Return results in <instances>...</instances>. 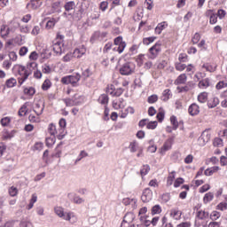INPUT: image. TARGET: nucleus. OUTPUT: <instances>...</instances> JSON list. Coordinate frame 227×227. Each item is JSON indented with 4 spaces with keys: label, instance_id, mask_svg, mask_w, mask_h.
<instances>
[{
    "label": "nucleus",
    "instance_id": "f257e3e1",
    "mask_svg": "<svg viewBox=\"0 0 227 227\" xmlns=\"http://www.w3.org/2000/svg\"><path fill=\"white\" fill-rule=\"evenodd\" d=\"M12 74L15 77H18V82L20 86H22L26 81L29 78V73L26 69L25 66L16 64L12 67Z\"/></svg>",
    "mask_w": 227,
    "mask_h": 227
},
{
    "label": "nucleus",
    "instance_id": "f03ea898",
    "mask_svg": "<svg viewBox=\"0 0 227 227\" xmlns=\"http://www.w3.org/2000/svg\"><path fill=\"white\" fill-rule=\"evenodd\" d=\"M62 100L67 107H74V106H81V104L84 103V96L76 92L72 98H66Z\"/></svg>",
    "mask_w": 227,
    "mask_h": 227
},
{
    "label": "nucleus",
    "instance_id": "7ed1b4c3",
    "mask_svg": "<svg viewBox=\"0 0 227 227\" xmlns=\"http://www.w3.org/2000/svg\"><path fill=\"white\" fill-rule=\"evenodd\" d=\"M79 81H81V74L76 73L62 77L60 82H62V84H72V86H76Z\"/></svg>",
    "mask_w": 227,
    "mask_h": 227
},
{
    "label": "nucleus",
    "instance_id": "20e7f679",
    "mask_svg": "<svg viewBox=\"0 0 227 227\" xmlns=\"http://www.w3.org/2000/svg\"><path fill=\"white\" fill-rule=\"evenodd\" d=\"M162 51V44L156 43L149 49L148 58L149 59H155L159 54Z\"/></svg>",
    "mask_w": 227,
    "mask_h": 227
},
{
    "label": "nucleus",
    "instance_id": "39448f33",
    "mask_svg": "<svg viewBox=\"0 0 227 227\" xmlns=\"http://www.w3.org/2000/svg\"><path fill=\"white\" fill-rule=\"evenodd\" d=\"M54 212L56 215L61 217L62 219H64V221H70L72 217H75V215L72 212L65 213V209H63V207H55Z\"/></svg>",
    "mask_w": 227,
    "mask_h": 227
},
{
    "label": "nucleus",
    "instance_id": "423d86ee",
    "mask_svg": "<svg viewBox=\"0 0 227 227\" xmlns=\"http://www.w3.org/2000/svg\"><path fill=\"white\" fill-rule=\"evenodd\" d=\"M134 70H136V67L134 66V64L128 62L121 67L119 72L121 75H130L134 74Z\"/></svg>",
    "mask_w": 227,
    "mask_h": 227
},
{
    "label": "nucleus",
    "instance_id": "0eeeda50",
    "mask_svg": "<svg viewBox=\"0 0 227 227\" xmlns=\"http://www.w3.org/2000/svg\"><path fill=\"white\" fill-rule=\"evenodd\" d=\"M173 143H175V140L173 139V137L168 138L159 150V153H160V155H166V152H169V150L173 148Z\"/></svg>",
    "mask_w": 227,
    "mask_h": 227
},
{
    "label": "nucleus",
    "instance_id": "6e6552de",
    "mask_svg": "<svg viewBox=\"0 0 227 227\" xmlns=\"http://www.w3.org/2000/svg\"><path fill=\"white\" fill-rule=\"evenodd\" d=\"M86 51H87L86 46L82 44L74 50L73 56H74V58H77L79 59L82 58L84 55H86Z\"/></svg>",
    "mask_w": 227,
    "mask_h": 227
},
{
    "label": "nucleus",
    "instance_id": "1a4fd4ad",
    "mask_svg": "<svg viewBox=\"0 0 227 227\" xmlns=\"http://www.w3.org/2000/svg\"><path fill=\"white\" fill-rule=\"evenodd\" d=\"M211 130H212L211 129H207L202 132L200 137V141H203V145H207V143H208V141H210V139L212 138Z\"/></svg>",
    "mask_w": 227,
    "mask_h": 227
},
{
    "label": "nucleus",
    "instance_id": "9d476101",
    "mask_svg": "<svg viewBox=\"0 0 227 227\" xmlns=\"http://www.w3.org/2000/svg\"><path fill=\"white\" fill-rule=\"evenodd\" d=\"M53 52H55L56 56H61L63 54V42L56 41L53 43Z\"/></svg>",
    "mask_w": 227,
    "mask_h": 227
},
{
    "label": "nucleus",
    "instance_id": "9b49d317",
    "mask_svg": "<svg viewBox=\"0 0 227 227\" xmlns=\"http://www.w3.org/2000/svg\"><path fill=\"white\" fill-rule=\"evenodd\" d=\"M153 196V192L150 190V188H145L143 192L141 200L144 203H148V201H151Z\"/></svg>",
    "mask_w": 227,
    "mask_h": 227
},
{
    "label": "nucleus",
    "instance_id": "f8f14e48",
    "mask_svg": "<svg viewBox=\"0 0 227 227\" xmlns=\"http://www.w3.org/2000/svg\"><path fill=\"white\" fill-rule=\"evenodd\" d=\"M11 31H15V28L8 27L6 25H2L0 27V35L2 38H8Z\"/></svg>",
    "mask_w": 227,
    "mask_h": 227
},
{
    "label": "nucleus",
    "instance_id": "ddd939ff",
    "mask_svg": "<svg viewBox=\"0 0 227 227\" xmlns=\"http://www.w3.org/2000/svg\"><path fill=\"white\" fill-rule=\"evenodd\" d=\"M134 221V214L132 213H127L124 217L123 221L121 224V227H128L130 223Z\"/></svg>",
    "mask_w": 227,
    "mask_h": 227
},
{
    "label": "nucleus",
    "instance_id": "4468645a",
    "mask_svg": "<svg viewBox=\"0 0 227 227\" xmlns=\"http://www.w3.org/2000/svg\"><path fill=\"white\" fill-rule=\"evenodd\" d=\"M188 114L190 116H198L200 114V106L196 103L190 105L188 107Z\"/></svg>",
    "mask_w": 227,
    "mask_h": 227
},
{
    "label": "nucleus",
    "instance_id": "2eb2a0df",
    "mask_svg": "<svg viewBox=\"0 0 227 227\" xmlns=\"http://www.w3.org/2000/svg\"><path fill=\"white\" fill-rule=\"evenodd\" d=\"M169 216L175 221H180L182 219V211L178 208H172L169 210Z\"/></svg>",
    "mask_w": 227,
    "mask_h": 227
},
{
    "label": "nucleus",
    "instance_id": "dca6fc26",
    "mask_svg": "<svg viewBox=\"0 0 227 227\" xmlns=\"http://www.w3.org/2000/svg\"><path fill=\"white\" fill-rule=\"evenodd\" d=\"M123 102H125V100L123 98H117L114 99L112 102V106L114 107V109H115L116 111H118L119 109H123V107H125V105H123Z\"/></svg>",
    "mask_w": 227,
    "mask_h": 227
},
{
    "label": "nucleus",
    "instance_id": "f3484780",
    "mask_svg": "<svg viewBox=\"0 0 227 227\" xmlns=\"http://www.w3.org/2000/svg\"><path fill=\"white\" fill-rule=\"evenodd\" d=\"M35 93H36V89H35V87L23 88V95H25V97H28V98L35 97Z\"/></svg>",
    "mask_w": 227,
    "mask_h": 227
},
{
    "label": "nucleus",
    "instance_id": "a211bd4d",
    "mask_svg": "<svg viewBox=\"0 0 227 227\" xmlns=\"http://www.w3.org/2000/svg\"><path fill=\"white\" fill-rule=\"evenodd\" d=\"M187 82V74H181L177 76V78L174 81V84L176 86H180V84H185Z\"/></svg>",
    "mask_w": 227,
    "mask_h": 227
},
{
    "label": "nucleus",
    "instance_id": "6ab92c4d",
    "mask_svg": "<svg viewBox=\"0 0 227 227\" xmlns=\"http://www.w3.org/2000/svg\"><path fill=\"white\" fill-rule=\"evenodd\" d=\"M25 68L27 69L28 75H31V74H33V72H35V70H36V68H38V63H36L35 61H30L27 64Z\"/></svg>",
    "mask_w": 227,
    "mask_h": 227
},
{
    "label": "nucleus",
    "instance_id": "aec40b11",
    "mask_svg": "<svg viewBox=\"0 0 227 227\" xmlns=\"http://www.w3.org/2000/svg\"><path fill=\"white\" fill-rule=\"evenodd\" d=\"M168 23L167 21H162L160 23H159L156 27L154 28V33L155 35H160L164 29H166L168 27Z\"/></svg>",
    "mask_w": 227,
    "mask_h": 227
},
{
    "label": "nucleus",
    "instance_id": "412c9836",
    "mask_svg": "<svg viewBox=\"0 0 227 227\" xmlns=\"http://www.w3.org/2000/svg\"><path fill=\"white\" fill-rule=\"evenodd\" d=\"M210 78H205L199 82L198 88H200V90H207V88H210Z\"/></svg>",
    "mask_w": 227,
    "mask_h": 227
},
{
    "label": "nucleus",
    "instance_id": "4be33fe9",
    "mask_svg": "<svg viewBox=\"0 0 227 227\" xmlns=\"http://www.w3.org/2000/svg\"><path fill=\"white\" fill-rule=\"evenodd\" d=\"M134 113H136V110L134 109V107L128 106L124 110L121 111L120 118H126L127 116H129V114H134Z\"/></svg>",
    "mask_w": 227,
    "mask_h": 227
},
{
    "label": "nucleus",
    "instance_id": "5701e85b",
    "mask_svg": "<svg viewBox=\"0 0 227 227\" xmlns=\"http://www.w3.org/2000/svg\"><path fill=\"white\" fill-rule=\"evenodd\" d=\"M218 171H221V168L219 166H215V167L207 168L204 171V175L206 176H212V175H214L215 173H217Z\"/></svg>",
    "mask_w": 227,
    "mask_h": 227
},
{
    "label": "nucleus",
    "instance_id": "b1692460",
    "mask_svg": "<svg viewBox=\"0 0 227 227\" xmlns=\"http://www.w3.org/2000/svg\"><path fill=\"white\" fill-rule=\"evenodd\" d=\"M219 98L214 97L211 98L208 101H207V107L209 109H214V107H217L218 104H219Z\"/></svg>",
    "mask_w": 227,
    "mask_h": 227
},
{
    "label": "nucleus",
    "instance_id": "393cba45",
    "mask_svg": "<svg viewBox=\"0 0 227 227\" xmlns=\"http://www.w3.org/2000/svg\"><path fill=\"white\" fill-rule=\"evenodd\" d=\"M98 102L102 106H107L109 104V96L106 94H101L98 99Z\"/></svg>",
    "mask_w": 227,
    "mask_h": 227
},
{
    "label": "nucleus",
    "instance_id": "a878e982",
    "mask_svg": "<svg viewBox=\"0 0 227 227\" xmlns=\"http://www.w3.org/2000/svg\"><path fill=\"white\" fill-rule=\"evenodd\" d=\"M194 84H187L184 86H177L176 91L177 93H187V91H191V89L193 88Z\"/></svg>",
    "mask_w": 227,
    "mask_h": 227
},
{
    "label": "nucleus",
    "instance_id": "bb28decb",
    "mask_svg": "<svg viewBox=\"0 0 227 227\" xmlns=\"http://www.w3.org/2000/svg\"><path fill=\"white\" fill-rule=\"evenodd\" d=\"M197 100L200 104H205L208 100V92H200L197 97Z\"/></svg>",
    "mask_w": 227,
    "mask_h": 227
},
{
    "label": "nucleus",
    "instance_id": "cd10ccee",
    "mask_svg": "<svg viewBox=\"0 0 227 227\" xmlns=\"http://www.w3.org/2000/svg\"><path fill=\"white\" fill-rule=\"evenodd\" d=\"M165 116H166V111H164V108L162 107L159 108L158 114L156 115V118L159 123H162V121H164Z\"/></svg>",
    "mask_w": 227,
    "mask_h": 227
},
{
    "label": "nucleus",
    "instance_id": "c85d7f7f",
    "mask_svg": "<svg viewBox=\"0 0 227 227\" xmlns=\"http://www.w3.org/2000/svg\"><path fill=\"white\" fill-rule=\"evenodd\" d=\"M213 200H214V192H208L203 197V203L204 205H207V203H210V201H213Z\"/></svg>",
    "mask_w": 227,
    "mask_h": 227
},
{
    "label": "nucleus",
    "instance_id": "c756f323",
    "mask_svg": "<svg viewBox=\"0 0 227 227\" xmlns=\"http://www.w3.org/2000/svg\"><path fill=\"white\" fill-rule=\"evenodd\" d=\"M32 10H38L42 6V0H30V4H27Z\"/></svg>",
    "mask_w": 227,
    "mask_h": 227
},
{
    "label": "nucleus",
    "instance_id": "7c9ffc66",
    "mask_svg": "<svg viewBox=\"0 0 227 227\" xmlns=\"http://www.w3.org/2000/svg\"><path fill=\"white\" fill-rule=\"evenodd\" d=\"M213 146H215V148H223V146H224V142L223 141V138L215 137L213 139Z\"/></svg>",
    "mask_w": 227,
    "mask_h": 227
},
{
    "label": "nucleus",
    "instance_id": "2f4dec72",
    "mask_svg": "<svg viewBox=\"0 0 227 227\" xmlns=\"http://www.w3.org/2000/svg\"><path fill=\"white\" fill-rule=\"evenodd\" d=\"M6 88H15L17 86V79L11 77L5 81Z\"/></svg>",
    "mask_w": 227,
    "mask_h": 227
},
{
    "label": "nucleus",
    "instance_id": "473e14b6",
    "mask_svg": "<svg viewBox=\"0 0 227 227\" xmlns=\"http://www.w3.org/2000/svg\"><path fill=\"white\" fill-rule=\"evenodd\" d=\"M28 120L31 123H40V121H42L40 115L35 114H30L28 116Z\"/></svg>",
    "mask_w": 227,
    "mask_h": 227
},
{
    "label": "nucleus",
    "instance_id": "72a5a7b5",
    "mask_svg": "<svg viewBox=\"0 0 227 227\" xmlns=\"http://www.w3.org/2000/svg\"><path fill=\"white\" fill-rule=\"evenodd\" d=\"M58 20H59V19H55V18L50 19L46 23V26H45L46 29H52V27L56 26Z\"/></svg>",
    "mask_w": 227,
    "mask_h": 227
},
{
    "label": "nucleus",
    "instance_id": "f704fd0d",
    "mask_svg": "<svg viewBox=\"0 0 227 227\" xmlns=\"http://www.w3.org/2000/svg\"><path fill=\"white\" fill-rule=\"evenodd\" d=\"M29 106L28 102H26L19 110V116H26L27 114V106Z\"/></svg>",
    "mask_w": 227,
    "mask_h": 227
},
{
    "label": "nucleus",
    "instance_id": "c9c22d12",
    "mask_svg": "<svg viewBox=\"0 0 227 227\" xmlns=\"http://www.w3.org/2000/svg\"><path fill=\"white\" fill-rule=\"evenodd\" d=\"M176 176V171L170 172L167 178V185H173V182H175Z\"/></svg>",
    "mask_w": 227,
    "mask_h": 227
},
{
    "label": "nucleus",
    "instance_id": "e433bc0d",
    "mask_svg": "<svg viewBox=\"0 0 227 227\" xmlns=\"http://www.w3.org/2000/svg\"><path fill=\"white\" fill-rule=\"evenodd\" d=\"M37 200H38V196H36V193L32 194V198L29 201V204L27 207V210H31V208L35 207V204L36 203Z\"/></svg>",
    "mask_w": 227,
    "mask_h": 227
},
{
    "label": "nucleus",
    "instance_id": "4c0bfd02",
    "mask_svg": "<svg viewBox=\"0 0 227 227\" xmlns=\"http://www.w3.org/2000/svg\"><path fill=\"white\" fill-rule=\"evenodd\" d=\"M64 8L66 12H72V10H75V2L74 1L67 2L64 5Z\"/></svg>",
    "mask_w": 227,
    "mask_h": 227
},
{
    "label": "nucleus",
    "instance_id": "58836bf2",
    "mask_svg": "<svg viewBox=\"0 0 227 227\" xmlns=\"http://www.w3.org/2000/svg\"><path fill=\"white\" fill-rule=\"evenodd\" d=\"M59 128L60 129V132H67V120L65 118L59 120Z\"/></svg>",
    "mask_w": 227,
    "mask_h": 227
},
{
    "label": "nucleus",
    "instance_id": "ea45409f",
    "mask_svg": "<svg viewBox=\"0 0 227 227\" xmlns=\"http://www.w3.org/2000/svg\"><path fill=\"white\" fill-rule=\"evenodd\" d=\"M46 146L48 148H52V146H54V145L56 144V137H49L46 138Z\"/></svg>",
    "mask_w": 227,
    "mask_h": 227
},
{
    "label": "nucleus",
    "instance_id": "a19ab883",
    "mask_svg": "<svg viewBox=\"0 0 227 227\" xmlns=\"http://www.w3.org/2000/svg\"><path fill=\"white\" fill-rule=\"evenodd\" d=\"M52 86V82H51V80L46 79L44 80V82L42 84V90L43 91H47L50 90V88Z\"/></svg>",
    "mask_w": 227,
    "mask_h": 227
},
{
    "label": "nucleus",
    "instance_id": "79ce46f5",
    "mask_svg": "<svg viewBox=\"0 0 227 227\" xmlns=\"http://www.w3.org/2000/svg\"><path fill=\"white\" fill-rule=\"evenodd\" d=\"M196 217L201 220L207 219V217H208V212H206L205 210H199L197 211Z\"/></svg>",
    "mask_w": 227,
    "mask_h": 227
},
{
    "label": "nucleus",
    "instance_id": "37998d69",
    "mask_svg": "<svg viewBox=\"0 0 227 227\" xmlns=\"http://www.w3.org/2000/svg\"><path fill=\"white\" fill-rule=\"evenodd\" d=\"M34 113L42 116V114H43V106H42L40 104H35L34 107Z\"/></svg>",
    "mask_w": 227,
    "mask_h": 227
},
{
    "label": "nucleus",
    "instance_id": "c03bdc74",
    "mask_svg": "<svg viewBox=\"0 0 227 227\" xmlns=\"http://www.w3.org/2000/svg\"><path fill=\"white\" fill-rule=\"evenodd\" d=\"M61 128H56L55 129V137H57L58 139H63V137H65V136H67V131L64 132H60Z\"/></svg>",
    "mask_w": 227,
    "mask_h": 227
},
{
    "label": "nucleus",
    "instance_id": "a18cd8bd",
    "mask_svg": "<svg viewBox=\"0 0 227 227\" xmlns=\"http://www.w3.org/2000/svg\"><path fill=\"white\" fill-rule=\"evenodd\" d=\"M169 97H171V90L166 89L165 90H163L162 100L164 102H168V100H169Z\"/></svg>",
    "mask_w": 227,
    "mask_h": 227
},
{
    "label": "nucleus",
    "instance_id": "49530a36",
    "mask_svg": "<svg viewBox=\"0 0 227 227\" xmlns=\"http://www.w3.org/2000/svg\"><path fill=\"white\" fill-rule=\"evenodd\" d=\"M9 195L12 196V198H15L19 194V189L15 186H11L8 189Z\"/></svg>",
    "mask_w": 227,
    "mask_h": 227
},
{
    "label": "nucleus",
    "instance_id": "de8ad7c7",
    "mask_svg": "<svg viewBox=\"0 0 227 227\" xmlns=\"http://www.w3.org/2000/svg\"><path fill=\"white\" fill-rule=\"evenodd\" d=\"M10 123H12V118L10 117H4L0 121L2 127H8Z\"/></svg>",
    "mask_w": 227,
    "mask_h": 227
},
{
    "label": "nucleus",
    "instance_id": "09e8293b",
    "mask_svg": "<svg viewBox=\"0 0 227 227\" xmlns=\"http://www.w3.org/2000/svg\"><path fill=\"white\" fill-rule=\"evenodd\" d=\"M56 124L50 123L48 126V132L51 136L56 137Z\"/></svg>",
    "mask_w": 227,
    "mask_h": 227
},
{
    "label": "nucleus",
    "instance_id": "8fccbe9b",
    "mask_svg": "<svg viewBox=\"0 0 227 227\" xmlns=\"http://www.w3.org/2000/svg\"><path fill=\"white\" fill-rule=\"evenodd\" d=\"M170 123L173 127V130H176V129H178V120L176 119V116L172 115L170 117Z\"/></svg>",
    "mask_w": 227,
    "mask_h": 227
},
{
    "label": "nucleus",
    "instance_id": "3c124183",
    "mask_svg": "<svg viewBox=\"0 0 227 227\" xmlns=\"http://www.w3.org/2000/svg\"><path fill=\"white\" fill-rule=\"evenodd\" d=\"M157 40V37L155 36H151V37H145L143 39V43L144 45H150V43H153Z\"/></svg>",
    "mask_w": 227,
    "mask_h": 227
},
{
    "label": "nucleus",
    "instance_id": "603ef678",
    "mask_svg": "<svg viewBox=\"0 0 227 227\" xmlns=\"http://www.w3.org/2000/svg\"><path fill=\"white\" fill-rule=\"evenodd\" d=\"M150 173V165H144L140 169L141 176H146V174Z\"/></svg>",
    "mask_w": 227,
    "mask_h": 227
},
{
    "label": "nucleus",
    "instance_id": "864d4df0",
    "mask_svg": "<svg viewBox=\"0 0 227 227\" xmlns=\"http://www.w3.org/2000/svg\"><path fill=\"white\" fill-rule=\"evenodd\" d=\"M137 148H139V144L137 143V141L135 140L129 144L130 152H137Z\"/></svg>",
    "mask_w": 227,
    "mask_h": 227
},
{
    "label": "nucleus",
    "instance_id": "5fc2aeb1",
    "mask_svg": "<svg viewBox=\"0 0 227 227\" xmlns=\"http://www.w3.org/2000/svg\"><path fill=\"white\" fill-rule=\"evenodd\" d=\"M175 68L176 70H177V72H184V70L187 68V66L185 64H182V62H178V63H176Z\"/></svg>",
    "mask_w": 227,
    "mask_h": 227
},
{
    "label": "nucleus",
    "instance_id": "6e6d98bb",
    "mask_svg": "<svg viewBox=\"0 0 227 227\" xmlns=\"http://www.w3.org/2000/svg\"><path fill=\"white\" fill-rule=\"evenodd\" d=\"M203 68H205V70H207V72H215V68H217V67L212 65V64H204L203 65Z\"/></svg>",
    "mask_w": 227,
    "mask_h": 227
},
{
    "label": "nucleus",
    "instance_id": "4d7b16f0",
    "mask_svg": "<svg viewBox=\"0 0 227 227\" xmlns=\"http://www.w3.org/2000/svg\"><path fill=\"white\" fill-rule=\"evenodd\" d=\"M74 58V53L69 52L62 58V61H64V63H68V61H72Z\"/></svg>",
    "mask_w": 227,
    "mask_h": 227
},
{
    "label": "nucleus",
    "instance_id": "13d9d810",
    "mask_svg": "<svg viewBox=\"0 0 227 227\" xmlns=\"http://www.w3.org/2000/svg\"><path fill=\"white\" fill-rule=\"evenodd\" d=\"M157 125L158 123L156 121H149L147 122L146 129H148L149 130H155V129H157Z\"/></svg>",
    "mask_w": 227,
    "mask_h": 227
},
{
    "label": "nucleus",
    "instance_id": "bf43d9fd",
    "mask_svg": "<svg viewBox=\"0 0 227 227\" xmlns=\"http://www.w3.org/2000/svg\"><path fill=\"white\" fill-rule=\"evenodd\" d=\"M219 217H221V213H219V211H213L210 214V220L211 221H217V219H219Z\"/></svg>",
    "mask_w": 227,
    "mask_h": 227
},
{
    "label": "nucleus",
    "instance_id": "052dcab7",
    "mask_svg": "<svg viewBox=\"0 0 227 227\" xmlns=\"http://www.w3.org/2000/svg\"><path fill=\"white\" fill-rule=\"evenodd\" d=\"M168 60H160L158 63L157 68H159V70H164V68H166V67H168Z\"/></svg>",
    "mask_w": 227,
    "mask_h": 227
},
{
    "label": "nucleus",
    "instance_id": "680f3d73",
    "mask_svg": "<svg viewBox=\"0 0 227 227\" xmlns=\"http://www.w3.org/2000/svg\"><path fill=\"white\" fill-rule=\"evenodd\" d=\"M216 210H220L221 212H224V210H227V203L226 202H220L216 206Z\"/></svg>",
    "mask_w": 227,
    "mask_h": 227
},
{
    "label": "nucleus",
    "instance_id": "e2e57ef3",
    "mask_svg": "<svg viewBox=\"0 0 227 227\" xmlns=\"http://www.w3.org/2000/svg\"><path fill=\"white\" fill-rule=\"evenodd\" d=\"M38 58H39V55H38V52H36V51H32V52L30 53V55L28 56V59H29L30 61H35V62H36V60L38 59Z\"/></svg>",
    "mask_w": 227,
    "mask_h": 227
},
{
    "label": "nucleus",
    "instance_id": "0e129e2a",
    "mask_svg": "<svg viewBox=\"0 0 227 227\" xmlns=\"http://www.w3.org/2000/svg\"><path fill=\"white\" fill-rule=\"evenodd\" d=\"M20 33H24L25 35H27V33L31 31V28L27 25H22V26H20Z\"/></svg>",
    "mask_w": 227,
    "mask_h": 227
},
{
    "label": "nucleus",
    "instance_id": "69168bd1",
    "mask_svg": "<svg viewBox=\"0 0 227 227\" xmlns=\"http://www.w3.org/2000/svg\"><path fill=\"white\" fill-rule=\"evenodd\" d=\"M224 88H227V82L224 81H220L215 85L216 90H223Z\"/></svg>",
    "mask_w": 227,
    "mask_h": 227
},
{
    "label": "nucleus",
    "instance_id": "338daca9",
    "mask_svg": "<svg viewBox=\"0 0 227 227\" xmlns=\"http://www.w3.org/2000/svg\"><path fill=\"white\" fill-rule=\"evenodd\" d=\"M137 63L138 67H143V64L145 63V55L140 54L137 57Z\"/></svg>",
    "mask_w": 227,
    "mask_h": 227
},
{
    "label": "nucleus",
    "instance_id": "774afa93",
    "mask_svg": "<svg viewBox=\"0 0 227 227\" xmlns=\"http://www.w3.org/2000/svg\"><path fill=\"white\" fill-rule=\"evenodd\" d=\"M207 191H210V184H206L204 185H202L200 189H199V192L200 194H203L204 192H207Z\"/></svg>",
    "mask_w": 227,
    "mask_h": 227
}]
</instances>
